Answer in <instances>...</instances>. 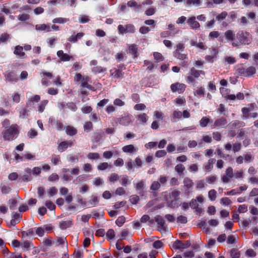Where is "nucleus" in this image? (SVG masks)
Segmentation results:
<instances>
[{
    "label": "nucleus",
    "mask_w": 258,
    "mask_h": 258,
    "mask_svg": "<svg viewBox=\"0 0 258 258\" xmlns=\"http://www.w3.org/2000/svg\"><path fill=\"white\" fill-rule=\"evenodd\" d=\"M161 184L158 181H154L152 182L150 186V189L154 197L157 196V191L159 190Z\"/></svg>",
    "instance_id": "22"
},
{
    "label": "nucleus",
    "mask_w": 258,
    "mask_h": 258,
    "mask_svg": "<svg viewBox=\"0 0 258 258\" xmlns=\"http://www.w3.org/2000/svg\"><path fill=\"white\" fill-rule=\"evenodd\" d=\"M138 119L143 123H146L147 122L148 116L145 113H141L137 116Z\"/></svg>",
    "instance_id": "57"
},
{
    "label": "nucleus",
    "mask_w": 258,
    "mask_h": 258,
    "mask_svg": "<svg viewBox=\"0 0 258 258\" xmlns=\"http://www.w3.org/2000/svg\"><path fill=\"white\" fill-rule=\"evenodd\" d=\"M87 158L90 160H97L100 158V154L96 152H90L87 155Z\"/></svg>",
    "instance_id": "48"
},
{
    "label": "nucleus",
    "mask_w": 258,
    "mask_h": 258,
    "mask_svg": "<svg viewBox=\"0 0 258 258\" xmlns=\"http://www.w3.org/2000/svg\"><path fill=\"white\" fill-rule=\"evenodd\" d=\"M175 170L179 175H181L183 174L185 167L183 164H178L175 167Z\"/></svg>",
    "instance_id": "50"
},
{
    "label": "nucleus",
    "mask_w": 258,
    "mask_h": 258,
    "mask_svg": "<svg viewBox=\"0 0 258 258\" xmlns=\"http://www.w3.org/2000/svg\"><path fill=\"white\" fill-rule=\"evenodd\" d=\"M145 182L143 180H141L137 182L135 185V188L138 193L140 196H144L145 194Z\"/></svg>",
    "instance_id": "21"
},
{
    "label": "nucleus",
    "mask_w": 258,
    "mask_h": 258,
    "mask_svg": "<svg viewBox=\"0 0 258 258\" xmlns=\"http://www.w3.org/2000/svg\"><path fill=\"white\" fill-rule=\"evenodd\" d=\"M256 107V105L254 103H252L247 104L246 107H243L241 109L242 113L243 118H248L249 117L256 118L258 116L257 112H253L250 113L249 112L253 110Z\"/></svg>",
    "instance_id": "5"
},
{
    "label": "nucleus",
    "mask_w": 258,
    "mask_h": 258,
    "mask_svg": "<svg viewBox=\"0 0 258 258\" xmlns=\"http://www.w3.org/2000/svg\"><path fill=\"white\" fill-rule=\"evenodd\" d=\"M155 221L157 223V230L160 232H165L166 226L163 218L160 215H157L155 217Z\"/></svg>",
    "instance_id": "15"
},
{
    "label": "nucleus",
    "mask_w": 258,
    "mask_h": 258,
    "mask_svg": "<svg viewBox=\"0 0 258 258\" xmlns=\"http://www.w3.org/2000/svg\"><path fill=\"white\" fill-rule=\"evenodd\" d=\"M227 16V12L226 11H223L216 16V19L218 21H221L225 19Z\"/></svg>",
    "instance_id": "60"
},
{
    "label": "nucleus",
    "mask_w": 258,
    "mask_h": 258,
    "mask_svg": "<svg viewBox=\"0 0 258 258\" xmlns=\"http://www.w3.org/2000/svg\"><path fill=\"white\" fill-rule=\"evenodd\" d=\"M173 55L177 59L183 61L181 63L182 67H184L188 66V56L186 53H182V52H178L177 51H174Z\"/></svg>",
    "instance_id": "14"
},
{
    "label": "nucleus",
    "mask_w": 258,
    "mask_h": 258,
    "mask_svg": "<svg viewBox=\"0 0 258 258\" xmlns=\"http://www.w3.org/2000/svg\"><path fill=\"white\" fill-rule=\"evenodd\" d=\"M14 54L18 58L23 59L26 57L25 52L24 51L23 47L18 45L15 46L14 49Z\"/></svg>",
    "instance_id": "19"
},
{
    "label": "nucleus",
    "mask_w": 258,
    "mask_h": 258,
    "mask_svg": "<svg viewBox=\"0 0 258 258\" xmlns=\"http://www.w3.org/2000/svg\"><path fill=\"white\" fill-rule=\"evenodd\" d=\"M231 258H240L241 253L237 248H233L229 251Z\"/></svg>",
    "instance_id": "41"
},
{
    "label": "nucleus",
    "mask_w": 258,
    "mask_h": 258,
    "mask_svg": "<svg viewBox=\"0 0 258 258\" xmlns=\"http://www.w3.org/2000/svg\"><path fill=\"white\" fill-rule=\"evenodd\" d=\"M127 5L129 7H134L137 9H140L142 8V5L138 4L137 2L134 0L128 1Z\"/></svg>",
    "instance_id": "61"
},
{
    "label": "nucleus",
    "mask_w": 258,
    "mask_h": 258,
    "mask_svg": "<svg viewBox=\"0 0 258 258\" xmlns=\"http://www.w3.org/2000/svg\"><path fill=\"white\" fill-rule=\"evenodd\" d=\"M212 122L213 120L209 116H203L199 121L200 125L202 127H206Z\"/></svg>",
    "instance_id": "26"
},
{
    "label": "nucleus",
    "mask_w": 258,
    "mask_h": 258,
    "mask_svg": "<svg viewBox=\"0 0 258 258\" xmlns=\"http://www.w3.org/2000/svg\"><path fill=\"white\" fill-rule=\"evenodd\" d=\"M106 237L108 241L113 240L115 237V232L112 229H109L105 234Z\"/></svg>",
    "instance_id": "43"
},
{
    "label": "nucleus",
    "mask_w": 258,
    "mask_h": 258,
    "mask_svg": "<svg viewBox=\"0 0 258 258\" xmlns=\"http://www.w3.org/2000/svg\"><path fill=\"white\" fill-rule=\"evenodd\" d=\"M126 218L124 216H119L115 221V224L118 227H121L125 222Z\"/></svg>",
    "instance_id": "54"
},
{
    "label": "nucleus",
    "mask_w": 258,
    "mask_h": 258,
    "mask_svg": "<svg viewBox=\"0 0 258 258\" xmlns=\"http://www.w3.org/2000/svg\"><path fill=\"white\" fill-rule=\"evenodd\" d=\"M237 41L231 43L233 47H238L240 45H249L251 43L252 36L246 31H239L236 34Z\"/></svg>",
    "instance_id": "2"
},
{
    "label": "nucleus",
    "mask_w": 258,
    "mask_h": 258,
    "mask_svg": "<svg viewBox=\"0 0 258 258\" xmlns=\"http://www.w3.org/2000/svg\"><path fill=\"white\" fill-rule=\"evenodd\" d=\"M73 225L72 220L62 221L59 223V227L61 229H66L70 227Z\"/></svg>",
    "instance_id": "36"
},
{
    "label": "nucleus",
    "mask_w": 258,
    "mask_h": 258,
    "mask_svg": "<svg viewBox=\"0 0 258 258\" xmlns=\"http://www.w3.org/2000/svg\"><path fill=\"white\" fill-rule=\"evenodd\" d=\"M220 92L222 97L226 100L234 101L236 99V96L234 94H230V90L227 88L220 87Z\"/></svg>",
    "instance_id": "12"
},
{
    "label": "nucleus",
    "mask_w": 258,
    "mask_h": 258,
    "mask_svg": "<svg viewBox=\"0 0 258 258\" xmlns=\"http://www.w3.org/2000/svg\"><path fill=\"white\" fill-rule=\"evenodd\" d=\"M208 198L211 201H215L217 198V191L212 189L208 191Z\"/></svg>",
    "instance_id": "51"
},
{
    "label": "nucleus",
    "mask_w": 258,
    "mask_h": 258,
    "mask_svg": "<svg viewBox=\"0 0 258 258\" xmlns=\"http://www.w3.org/2000/svg\"><path fill=\"white\" fill-rule=\"evenodd\" d=\"M21 246L24 250H29L33 246V243L28 240H25L21 243Z\"/></svg>",
    "instance_id": "55"
},
{
    "label": "nucleus",
    "mask_w": 258,
    "mask_h": 258,
    "mask_svg": "<svg viewBox=\"0 0 258 258\" xmlns=\"http://www.w3.org/2000/svg\"><path fill=\"white\" fill-rule=\"evenodd\" d=\"M24 161V160H32L35 159V155L29 152H26L23 154Z\"/></svg>",
    "instance_id": "64"
},
{
    "label": "nucleus",
    "mask_w": 258,
    "mask_h": 258,
    "mask_svg": "<svg viewBox=\"0 0 258 258\" xmlns=\"http://www.w3.org/2000/svg\"><path fill=\"white\" fill-rule=\"evenodd\" d=\"M70 21V19L67 18L57 17L52 20L54 24H64Z\"/></svg>",
    "instance_id": "42"
},
{
    "label": "nucleus",
    "mask_w": 258,
    "mask_h": 258,
    "mask_svg": "<svg viewBox=\"0 0 258 258\" xmlns=\"http://www.w3.org/2000/svg\"><path fill=\"white\" fill-rule=\"evenodd\" d=\"M119 154L118 152L117 151H115L114 152L108 150L105 151L103 153V157L104 158L106 159H109L111 158L114 155H118Z\"/></svg>",
    "instance_id": "35"
},
{
    "label": "nucleus",
    "mask_w": 258,
    "mask_h": 258,
    "mask_svg": "<svg viewBox=\"0 0 258 258\" xmlns=\"http://www.w3.org/2000/svg\"><path fill=\"white\" fill-rule=\"evenodd\" d=\"M180 194V192L179 191L177 190V189H174L171 192L170 195L173 200L177 201L179 199V196Z\"/></svg>",
    "instance_id": "63"
},
{
    "label": "nucleus",
    "mask_w": 258,
    "mask_h": 258,
    "mask_svg": "<svg viewBox=\"0 0 258 258\" xmlns=\"http://www.w3.org/2000/svg\"><path fill=\"white\" fill-rule=\"evenodd\" d=\"M74 145V141L72 140H64L60 142L57 146V150L60 152L65 151L68 148H71Z\"/></svg>",
    "instance_id": "11"
},
{
    "label": "nucleus",
    "mask_w": 258,
    "mask_h": 258,
    "mask_svg": "<svg viewBox=\"0 0 258 258\" xmlns=\"http://www.w3.org/2000/svg\"><path fill=\"white\" fill-rule=\"evenodd\" d=\"M224 36L228 41H230L232 43L236 42L235 41V34L233 30L229 29L226 31L224 33Z\"/></svg>",
    "instance_id": "23"
},
{
    "label": "nucleus",
    "mask_w": 258,
    "mask_h": 258,
    "mask_svg": "<svg viewBox=\"0 0 258 258\" xmlns=\"http://www.w3.org/2000/svg\"><path fill=\"white\" fill-rule=\"evenodd\" d=\"M56 54L60 61H73L75 59L73 55L64 53L61 50L57 51Z\"/></svg>",
    "instance_id": "16"
},
{
    "label": "nucleus",
    "mask_w": 258,
    "mask_h": 258,
    "mask_svg": "<svg viewBox=\"0 0 258 258\" xmlns=\"http://www.w3.org/2000/svg\"><path fill=\"white\" fill-rule=\"evenodd\" d=\"M10 39V35L7 33H3L0 35V43H6Z\"/></svg>",
    "instance_id": "56"
},
{
    "label": "nucleus",
    "mask_w": 258,
    "mask_h": 258,
    "mask_svg": "<svg viewBox=\"0 0 258 258\" xmlns=\"http://www.w3.org/2000/svg\"><path fill=\"white\" fill-rule=\"evenodd\" d=\"M129 52L134 55V57H136L138 56V47L137 46L133 44L128 46Z\"/></svg>",
    "instance_id": "40"
},
{
    "label": "nucleus",
    "mask_w": 258,
    "mask_h": 258,
    "mask_svg": "<svg viewBox=\"0 0 258 258\" xmlns=\"http://www.w3.org/2000/svg\"><path fill=\"white\" fill-rule=\"evenodd\" d=\"M40 100V96L38 95H35L32 96L28 101L27 106L34 105L35 102H38Z\"/></svg>",
    "instance_id": "37"
},
{
    "label": "nucleus",
    "mask_w": 258,
    "mask_h": 258,
    "mask_svg": "<svg viewBox=\"0 0 258 258\" xmlns=\"http://www.w3.org/2000/svg\"><path fill=\"white\" fill-rule=\"evenodd\" d=\"M6 80L10 82H16L18 81L17 75L13 72H10L5 75Z\"/></svg>",
    "instance_id": "25"
},
{
    "label": "nucleus",
    "mask_w": 258,
    "mask_h": 258,
    "mask_svg": "<svg viewBox=\"0 0 258 258\" xmlns=\"http://www.w3.org/2000/svg\"><path fill=\"white\" fill-rule=\"evenodd\" d=\"M244 177V171L242 169H239L234 172V178L236 179H242Z\"/></svg>",
    "instance_id": "52"
},
{
    "label": "nucleus",
    "mask_w": 258,
    "mask_h": 258,
    "mask_svg": "<svg viewBox=\"0 0 258 258\" xmlns=\"http://www.w3.org/2000/svg\"><path fill=\"white\" fill-rule=\"evenodd\" d=\"M205 95V89L203 87H198L194 92V95L197 97H203Z\"/></svg>",
    "instance_id": "34"
},
{
    "label": "nucleus",
    "mask_w": 258,
    "mask_h": 258,
    "mask_svg": "<svg viewBox=\"0 0 258 258\" xmlns=\"http://www.w3.org/2000/svg\"><path fill=\"white\" fill-rule=\"evenodd\" d=\"M112 166L109 164L107 162H102L97 165V169L98 170H105L108 168H111Z\"/></svg>",
    "instance_id": "47"
},
{
    "label": "nucleus",
    "mask_w": 258,
    "mask_h": 258,
    "mask_svg": "<svg viewBox=\"0 0 258 258\" xmlns=\"http://www.w3.org/2000/svg\"><path fill=\"white\" fill-rule=\"evenodd\" d=\"M227 119L224 117H221L216 119L212 126V128H223L225 127L227 124Z\"/></svg>",
    "instance_id": "18"
},
{
    "label": "nucleus",
    "mask_w": 258,
    "mask_h": 258,
    "mask_svg": "<svg viewBox=\"0 0 258 258\" xmlns=\"http://www.w3.org/2000/svg\"><path fill=\"white\" fill-rule=\"evenodd\" d=\"M22 218V214L19 213H14L12 216V219L11 220V224L12 225H15L17 223L20 222Z\"/></svg>",
    "instance_id": "29"
},
{
    "label": "nucleus",
    "mask_w": 258,
    "mask_h": 258,
    "mask_svg": "<svg viewBox=\"0 0 258 258\" xmlns=\"http://www.w3.org/2000/svg\"><path fill=\"white\" fill-rule=\"evenodd\" d=\"M117 121L121 125H127L131 122V119L129 115H126L117 118Z\"/></svg>",
    "instance_id": "31"
},
{
    "label": "nucleus",
    "mask_w": 258,
    "mask_h": 258,
    "mask_svg": "<svg viewBox=\"0 0 258 258\" xmlns=\"http://www.w3.org/2000/svg\"><path fill=\"white\" fill-rule=\"evenodd\" d=\"M187 23L192 29H199L200 28V24L196 20L195 16L189 17L187 20Z\"/></svg>",
    "instance_id": "20"
},
{
    "label": "nucleus",
    "mask_w": 258,
    "mask_h": 258,
    "mask_svg": "<svg viewBox=\"0 0 258 258\" xmlns=\"http://www.w3.org/2000/svg\"><path fill=\"white\" fill-rule=\"evenodd\" d=\"M174 102L179 106L184 105L186 103V100L184 97L179 96L175 99Z\"/></svg>",
    "instance_id": "62"
},
{
    "label": "nucleus",
    "mask_w": 258,
    "mask_h": 258,
    "mask_svg": "<svg viewBox=\"0 0 258 258\" xmlns=\"http://www.w3.org/2000/svg\"><path fill=\"white\" fill-rule=\"evenodd\" d=\"M123 152L130 154H133L137 151V149L133 145H128L122 148Z\"/></svg>",
    "instance_id": "30"
},
{
    "label": "nucleus",
    "mask_w": 258,
    "mask_h": 258,
    "mask_svg": "<svg viewBox=\"0 0 258 258\" xmlns=\"http://www.w3.org/2000/svg\"><path fill=\"white\" fill-rule=\"evenodd\" d=\"M189 73L195 77V79L198 78L200 77V76H205V72L203 70H198L196 69L194 67H192L190 70Z\"/></svg>",
    "instance_id": "28"
},
{
    "label": "nucleus",
    "mask_w": 258,
    "mask_h": 258,
    "mask_svg": "<svg viewBox=\"0 0 258 258\" xmlns=\"http://www.w3.org/2000/svg\"><path fill=\"white\" fill-rule=\"evenodd\" d=\"M48 103V101L47 100H43L41 101L38 105V111L39 112H43Z\"/></svg>",
    "instance_id": "49"
},
{
    "label": "nucleus",
    "mask_w": 258,
    "mask_h": 258,
    "mask_svg": "<svg viewBox=\"0 0 258 258\" xmlns=\"http://www.w3.org/2000/svg\"><path fill=\"white\" fill-rule=\"evenodd\" d=\"M35 29L39 31H50V27L49 25L46 24H40L35 25Z\"/></svg>",
    "instance_id": "32"
},
{
    "label": "nucleus",
    "mask_w": 258,
    "mask_h": 258,
    "mask_svg": "<svg viewBox=\"0 0 258 258\" xmlns=\"http://www.w3.org/2000/svg\"><path fill=\"white\" fill-rule=\"evenodd\" d=\"M232 178H234V170L232 167L229 166L226 169L224 174L221 176V180L224 183H227Z\"/></svg>",
    "instance_id": "9"
},
{
    "label": "nucleus",
    "mask_w": 258,
    "mask_h": 258,
    "mask_svg": "<svg viewBox=\"0 0 258 258\" xmlns=\"http://www.w3.org/2000/svg\"><path fill=\"white\" fill-rule=\"evenodd\" d=\"M118 33L123 35L125 33H134L136 31V28L134 25L128 24L125 25H119L117 27Z\"/></svg>",
    "instance_id": "7"
},
{
    "label": "nucleus",
    "mask_w": 258,
    "mask_h": 258,
    "mask_svg": "<svg viewBox=\"0 0 258 258\" xmlns=\"http://www.w3.org/2000/svg\"><path fill=\"white\" fill-rule=\"evenodd\" d=\"M66 133L69 136H74L77 134V129L72 125H67L65 127Z\"/></svg>",
    "instance_id": "27"
},
{
    "label": "nucleus",
    "mask_w": 258,
    "mask_h": 258,
    "mask_svg": "<svg viewBox=\"0 0 258 258\" xmlns=\"http://www.w3.org/2000/svg\"><path fill=\"white\" fill-rule=\"evenodd\" d=\"M42 77L41 83L43 85L47 86L50 83V80L53 77L52 72L43 71L40 73Z\"/></svg>",
    "instance_id": "10"
},
{
    "label": "nucleus",
    "mask_w": 258,
    "mask_h": 258,
    "mask_svg": "<svg viewBox=\"0 0 258 258\" xmlns=\"http://www.w3.org/2000/svg\"><path fill=\"white\" fill-rule=\"evenodd\" d=\"M214 159H210L204 166V169L207 172L210 171L213 168Z\"/></svg>",
    "instance_id": "45"
},
{
    "label": "nucleus",
    "mask_w": 258,
    "mask_h": 258,
    "mask_svg": "<svg viewBox=\"0 0 258 258\" xmlns=\"http://www.w3.org/2000/svg\"><path fill=\"white\" fill-rule=\"evenodd\" d=\"M49 123L58 131H61L65 129L63 122L61 120H56L54 118H50Z\"/></svg>",
    "instance_id": "17"
},
{
    "label": "nucleus",
    "mask_w": 258,
    "mask_h": 258,
    "mask_svg": "<svg viewBox=\"0 0 258 258\" xmlns=\"http://www.w3.org/2000/svg\"><path fill=\"white\" fill-rule=\"evenodd\" d=\"M25 171L27 174L21 177L20 179L23 181H28L31 180V170L30 168H27Z\"/></svg>",
    "instance_id": "46"
},
{
    "label": "nucleus",
    "mask_w": 258,
    "mask_h": 258,
    "mask_svg": "<svg viewBox=\"0 0 258 258\" xmlns=\"http://www.w3.org/2000/svg\"><path fill=\"white\" fill-rule=\"evenodd\" d=\"M99 203V198L96 195H92L90 200L89 201V204L91 207L96 206Z\"/></svg>",
    "instance_id": "39"
},
{
    "label": "nucleus",
    "mask_w": 258,
    "mask_h": 258,
    "mask_svg": "<svg viewBox=\"0 0 258 258\" xmlns=\"http://www.w3.org/2000/svg\"><path fill=\"white\" fill-rule=\"evenodd\" d=\"M74 81L80 84L82 88H87L92 91H95L94 88L89 84L90 78L88 76H83L81 73H77L74 76Z\"/></svg>",
    "instance_id": "3"
},
{
    "label": "nucleus",
    "mask_w": 258,
    "mask_h": 258,
    "mask_svg": "<svg viewBox=\"0 0 258 258\" xmlns=\"http://www.w3.org/2000/svg\"><path fill=\"white\" fill-rule=\"evenodd\" d=\"M186 88V85L183 83L175 82L170 85V89L173 93H178V94L183 93Z\"/></svg>",
    "instance_id": "8"
},
{
    "label": "nucleus",
    "mask_w": 258,
    "mask_h": 258,
    "mask_svg": "<svg viewBox=\"0 0 258 258\" xmlns=\"http://www.w3.org/2000/svg\"><path fill=\"white\" fill-rule=\"evenodd\" d=\"M4 130L2 132V136L5 141H12L15 140L20 134V127L16 124H11L8 118L4 119L2 122Z\"/></svg>",
    "instance_id": "1"
},
{
    "label": "nucleus",
    "mask_w": 258,
    "mask_h": 258,
    "mask_svg": "<svg viewBox=\"0 0 258 258\" xmlns=\"http://www.w3.org/2000/svg\"><path fill=\"white\" fill-rule=\"evenodd\" d=\"M220 203L224 206H228L232 203V202L229 198L223 197L220 199Z\"/></svg>",
    "instance_id": "58"
},
{
    "label": "nucleus",
    "mask_w": 258,
    "mask_h": 258,
    "mask_svg": "<svg viewBox=\"0 0 258 258\" xmlns=\"http://www.w3.org/2000/svg\"><path fill=\"white\" fill-rule=\"evenodd\" d=\"M153 56L154 59L157 62L162 61L164 59V57L162 54L158 52H154L153 53Z\"/></svg>",
    "instance_id": "59"
},
{
    "label": "nucleus",
    "mask_w": 258,
    "mask_h": 258,
    "mask_svg": "<svg viewBox=\"0 0 258 258\" xmlns=\"http://www.w3.org/2000/svg\"><path fill=\"white\" fill-rule=\"evenodd\" d=\"M83 127L85 132H90L93 129V124L91 121H87L85 122Z\"/></svg>",
    "instance_id": "44"
},
{
    "label": "nucleus",
    "mask_w": 258,
    "mask_h": 258,
    "mask_svg": "<svg viewBox=\"0 0 258 258\" xmlns=\"http://www.w3.org/2000/svg\"><path fill=\"white\" fill-rule=\"evenodd\" d=\"M256 72V68L253 66H250L246 68L242 66H239L236 69V74L237 75L245 78H249L254 76Z\"/></svg>",
    "instance_id": "4"
},
{
    "label": "nucleus",
    "mask_w": 258,
    "mask_h": 258,
    "mask_svg": "<svg viewBox=\"0 0 258 258\" xmlns=\"http://www.w3.org/2000/svg\"><path fill=\"white\" fill-rule=\"evenodd\" d=\"M126 67L123 64L117 66L116 68H112L110 70V76L115 79H121L124 77V72Z\"/></svg>",
    "instance_id": "6"
},
{
    "label": "nucleus",
    "mask_w": 258,
    "mask_h": 258,
    "mask_svg": "<svg viewBox=\"0 0 258 258\" xmlns=\"http://www.w3.org/2000/svg\"><path fill=\"white\" fill-rule=\"evenodd\" d=\"M74 258H83L84 256L83 250L82 249H76L74 252Z\"/></svg>",
    "instance_id": "53"
},
{
    "label": "nucleus",
    "mask_w": 258,
    "mask_h": 258,
    "mask_svg": "<svg viewBox=\"0 0 258 258\" xmlns=\"http://www.w3.org/2000/svg\"><path fill=\"white\" fill-rule=\"evenodd\" d=\"M50 161L52 164L57 165L61 162L60 156L59 155L52 154L50 158Z\"/></svg>",
    "instance_id": "38"
},
{
    "label": "nucleus",
    "mask_w": 258,
    "mask_h": 258,
    "mask_svg": "<svg viewBox=\"0 0 258 258\" xmlns=\"http://www.w3.org/2000/svg\"><path fill=\"white\" fill-rule=\"evenodd\" d=\"M183 183L184 187L186 189L192 188L194 185V183L192 179L187 177H186L184 178Z\"/></svg>",
    "instance_id": "33"
},
{
    "label": "nucleus",
    "mask_w": 258,
    "mask_h": 258,
    "mask_svg": "<svg viewBox=\"0 0 258 258\" xmlns=\"http://www.w3.org/2000/svg\"><path fill=\"white\" fill-rule=\"evenodd\" d=\"M190 246V242L189 241H182L179 240H176L172 244V247L174 249L183 250L187 248Z\"/></svg>",
    "instance_id": "13"
},
{
    "label": "nucleus",
    "mask_w": 258,
    "mask_h": 258,
    "mask_svg": "<svg viewBox=\"0 0 258 258\" xmlns=\"http://www.w3.org/2000/svg\"><path fill=\"white\" fill-rule=\"evenodd\" d=\"M84 35L85 33L84 32H79L76 34H73L68 38V40L70 42L75 43L77 42Z\"/></svg>",
    "instance_id": "24"
}]
</instances>
